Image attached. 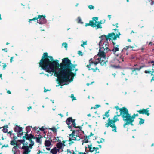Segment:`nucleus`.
<instances>
[{
    "label": "nucleus",
    "instance_id": "nucleus-1",
    "mask_svg": "<svg viewBox=\"0 0 154 154\" xmlns=\"http://www.w3.org/2000/svg\"><path fill=\"white\" fill-rule=\"evenodd\" d=\"M48 54L47 52L43 54L39 63V67L49 73L54 72L60 85L64 82L73 81L74 74L72 71L75 69L76 65L72 64L68 58L63 59L59 64L58 60H54L52 56Z\"/></svg>",
    "mask_w": 154,
    "mask_h": 154
},
{
    "label": "nucleus",
    "instance_id": "nucleus-2",
    "mask_svg": "<svg viewBox=\"0 0 154 154\" xmlns=\"http://www.w3.org/2000/svg\"><path fill=\"white\" fill-rule=\"evenodd\" d=\"M73 126L75 129L73 130L71 134H69V140L71 143H73L75 140H79L82 137V134L83 133V131L82 130L81 126H68L70 128Z\"/></svg>",
    "mask_w": 154,
    "mask_h": 154
},
{
    "label": "nucleus",
    "instance_id": "nucleus-3",
    "mask_svg": "<svg viewBox=\"0 0 154 154\" xmlns=\"http://www.w3.org/2000/svg\"><path fill=\"white\" fill-rule=\"evenodd\" d=\"M115 108L116 109L117 111L119 110L120 112L119 114H117L114 116L112 119H111L110 118H109L108 119V123L105 124V125H115V123L118 121H119V119L117 117L120 116L122 113V111L124 109H126V108L124 107L122 108H119L118 106L115 107Z\"/></svg>",
    "mask_w": 154,
    "mask_h": 154
},
{
    "label": "nucleus",
    "instance_id": "nucleus-4",
    "mask_svg": "<svg viewBox=\"0 0 154 154\" xmlns=\"http://www.w3.org/2000/svg\"><path fill=\"white\" fill-rule=\"evenodd\" d=\"M122 113L121 116L123 118V120L125 123L124 125H127L130 124L131 125H134L132 124V120L131 118V116L130 114L129 113V112L127 109H124L122 111Z\"/></svg>",
    "mask_w": 154,
    "mask_h": 154
},
{
    "label": "nucleus",
    "instance_id": "nucleus-5",
    "mask_svg": "<svg viewBox=\"0 0 154 154\" xmlns=\"http://www.w3.org/2000/svg\"><path fill=\"white\" fill-rule=\"evenodd\" d=\"M120 35V32H119L118 33H116V35L114 32H112L111 33H109L108 35H102L100 37H99L100 38H101V40L99 42V44H102V42L103 41L104 38H105L106 41H108V40H111L112 38L113 40H115L117 38H119V36Z\"/></svg>",
    "mask_w": 154,
    "mask_h": 154
},
{
    "label": "nucleus",
    "instance_id": "nucleus-6",
    "mask_svg": "<svg viewBox=\"0 0 154 154\" xmlns=\"http://www.w3.org/2000/svg\"><path fill=\"white\" fill-rule=\"evenodd\" d=\"M98 63H99L98 61H94L91 62L90 64H89L86 66L88 69L89 71L92 70L93 72H95L97 70H99V69L97 67V65Z\"/></svg>",
    "mask_w": 154,
    "mask_h": 154
},
{
    "label": "nucleus",
    "instance_id": "nucleus-7",
    "mask_svg": "<svg viewBox=\"0 0 154 154\" xmlns=\"http://www.w3.org/2000/svg\"><path fill=\"white\" fill-rule=\"evenodd\" d=\"M99 45V48L105 51L106 52H108L109 51H111L109 48V42L108 41H104L102 44Z\"/></svg>",
    "mask_w": 154,
    "mask_h": 154
},
{
    "label": "nucleus",
    "instance_id": "nucleus-8",
    "mask_svg": "<svg viewBox=\"0 0 154 154\" xmlns=\"http://www.w3.org/2000/svg\"><path fill=\"white\" fill-rule=\"evenodd\" d=\"M45 15H39L37 17L38 21L37 22L40 24H43L46 23V20Z\"/></svg>",
    "mask_w": 154,
    "mask_h": 154
},
{
    "label": "nucleus",
    "instance_id": "nucleus-9",
    "mask_svg": "<svg viewBox=\"0 0 154 154\" xmlns=\"http://www.w3.org/2000/svg\"><path fill=\"white\" fill-rule=\"evenodd\" d=\"M133 47L131 46L130 45L126 46L125 47L123 48L122 50L121 55L123 57H126V56L128 55V49L129 48H132Z\"/></svg>",
    "mask_w": 154,
    "mask_h": 154
},
{
    "label": "nucleus",
    "instance_id": "nucleus-10",
    "mask_svg": "<svg viewBox=\"0 0 154 154\" xmlns=\"http://www.w3.org/2000/svg\"><path fill=\"white\" fill-rule=\"evenodd\" d=\"M88 148L89 149L88 152H92L94 151H95V154L99 153V152L98 151L99 149L98 147H93L92 145L91 144L88 145Z\"/></svg>",
    "mask_w": 154,
    "mask_h": 154
},
{
    "label": "nucleus",
    "instance_id": "nucleus-11",
    "mask_svg": "<svg viewBox=\"0 0 154 154\" xmlns=\"http://www.w3.org/2000/svg\"><path fill=\"white\" fill-rule=\"evenodd\" d=\"M14 130L17 133V136L21 137L23 135V128L19 126H16Z\"/></svg>",
    "mask_w": 154,
    "mask_h": 154
},
{
    "label": "nucleus",
    "instance_id": "nucleus-12",
    "mask_svg": "<svg viewBox=\"0 0 154 154\" xmlns=\"http://www.w3.org/2000/svg\"><path fill=\"white\" fill-rule=\"evenodd\" d=\"M98 18L97 17H94L92 18V20H90L89 21V23H86L85 24V26H90L92 27H95V23H94V21L97 20H98Z\"/></svg>",
    "mask_w": 154,
    "mask_h": 154
},
{
    "label": "nucleus",
    "instance_id": "nucleus-13",
    "mask_svg": "<svg viewBox=\"0 0 154 154\" xmlns=\"http://www.w3.org/2000/svg\"><path fill=\"white\" fill-rule=\"evenodd\" d=\"M75 119H73L72 117H69L67 118L66 121V122L68 125H69L72 123L71 125H76Z\"/></svg>",
    "mask_w": 154,
    "mask_h": 154
},
{
    "label": "nucleus",
    "instance_id": "nucleus-14",
    "mask_svg": "<svg viewBox=\"0 0 154 154\" xmlns=\"http://www.w3.org/2000/svg\"><path fill=\"white\" fill-rule=\"evenodd\" d=\"M105 51L99 48V51L97 54V56L100 58H103V59H105L106 57Z\"/></svg>",
    "mask_w": 154,
    "mask_h": 154
},
{
    "label": "nucleus",
    "instance_id": "nucleus-15",
    "mask_svg": "<svg viewBox=\"0 0 154 154\" xmlns=\"http://www.w3.org/2000/svg\"><path fill=\"white\" fill-rule=\"evenodd\" d=\"M21 149L23 150V154H28L31 152V150L28 146L23 145Z\"/></svg>",
    "mask_w": 154,
    "mask_h": 154
},
{
    "label": "nucleus",
    "instance_id": "nucleus-16",
    "mask_svg": "<svg viewBox=\"0 0 154 154\" xmlns=\"http://www.w3.org/2000/svg\"><path fill=\"white\" fill-rule=\"evenodd\" d=\"M149 109V108H147L145 109L143 108L142 109L137 110V112L140 114H142L143 115L145 114L147 116H149L150 114L149 113V110H148Z\"/></svg>",
    "mask_w": 154,
    "mask_h": 154
},
{
    "label": "nucleus",
    "instance_id": "nucleus-17",
    "mask_svg": "<svg viewBox=\"0 0 154 154\" xmlns=\"http://www.w3.org/2000/svg\"><path fill=\"white\" fill-rule=\"evenodd\" d=\"M144 73L146 74H150L151 76H152L151 79V82L154 81V69H152V71L149 70H146L144 71Z\"/></svg>",
    "mask_w": 154,
    "mask_h": 154
},
{
    "label": "nucleus",
    "instance_id": "nucleus-18",
    "mask_svg": "<svg viewBox=\"0 0 154 154\" xmlns=\"http://www.w3.org/2000/svg\"><path fill=\"white\" fill-rule=\"evenodd\" d=\"M28 132H27L26 134H25L24 136H23V137L26 139V140H32V139H33L35 138V137L34 136V135H32V134H27Z\"/></svg>",
    "mask_w": 154,
    "mask_h": 154
},
{
    "label": "nucleus",
    "instance_id": "nucleus-19",
    "mask_svg": "<svg viewBox=\"0 0 154 154\" xmlns=\"http://www.w3.org/2000/svg\"><path fill=\"white\" fill-rule=\"evenodd\" d=\"M112 43L113 45V48L112 50V51L114 54H116V52L119 51V45H116V43L113 41H112Z\"/></svg>",
    "mask_w": 154,
    "mask_h": 154
},
{
    "label": "nucleus",
    "instance_id": "nucleus-20",
    "mask_svg": "<svg viewBox=\"0 0 154 154\" xmlns=\"http://www.w3.org/2000/svg\"><path fill=\"white\" fill-rule=\"evenodd\" d=\"M65 142V141H62V142L61 143H57L56 145L57 148V149H59V150L60 151V149H62L65 146V145L64 144Z\"/></svg>",
    "mask_w": 154,
    "mask_h": 154
},
{
    "label": "nucleus",
    "instance_id": "nucleus-21",
    "mask_svg": "<svg viewBox=\"0 0 154 154\" xmlns=\"http://www.w3.org/2000/svg\"><path fill=\"white\" fill-rule=\"evenodd\" d=\"M130 69L132 71L131 74L134 75H137L138 72L140 71L138 68H131Z\"/></svg>",
    "mask_w": 154,
    "mask_h": 154
},
{
    "label": "nucleus",
    "instance_id": "nucleus-22",
    "mask_svg": "<svg viewBox=\"0 0 154 154\" xmlns=\"http://www.w3.org/2000/svg\"><path fill=\"white\" fill-rule=\"evenodd\" d=\"M97 20L94 21V23H95V27H97V29L100 28L101 29L102 28V27L101 24L103 23L102 22V20H100V21L98 22H97Z\"/></svg>",
    "mask_w": 154,
    "mask_h": 154
},
{
    "label": "nucleus",
    "instance_id": "nucleus-23",
    "mask_svg": "<svg viewBox=\"0 0 154 154\" xmlns=\"http://www.w3.org/2000/svg\"><path fill=\"white\" fill-rule=\"evenodd\" d=\"M93 134L91 133V134L88 136H86L85 137V139L82 141V144L83 145L84 143H87L89 142L88 139L89 137L91 136H92Z\"/></svg>",
    "mask_w": 154,
    "mask_h": 154
},
{
    "label": "nucleus",
    "instance_id": "nucleus-24",
    "mask_svg": "<svg viewBox=\"0 0 154 154\" xmlns=\"http://www.w3.org/2000/svg\"><path fill=\"white\" fill-rule=\"evenodd\" d=\"M102 58H98V62L99 63H100L101 65L103 66L106 64V62L105 60V59H101Z\"/></svg>",
    "mask_w": 154,
    "mask_h": 154
},
{
    "label": "nucleus",
    "instance_id": "nucleus-25",
    "mask_svg": "<svg viewBox=\"0 0 154 154\" xmlns=\"http://www.w3.org/2000/svg\"><path fill=\"white\" fill-rule=\"evenodd\" d=\"M59 151V149L55 147L51 150L50 152L52 154H56Z\"/></svg>",
    "mask_w": 154,
    "mask_h": 154
},
{
    "label": "nucleus",
    "instance_id": "nucleus-26",
    "mask_svg": "<svg viewBox=\"0 0 154 154\" xmlns=\"http://www.w3.org/2000/svg\"><path fill=\"white\" fill-rule=\"evenodd\" d=\"M18 146H15L12 148V151L14 154H17L18 152Z\"/></svg>",
    "mask_w": 154,
    "mask_h": 154
},
{
    "label": "nucleus",
    "instance_id": "nucleus-27",
    "mask_svg": "<svg viewBox=\"0 0 154 154\" xmlns=\"http://www.w3.org/2000/svg\"><path fill=\"white\" fill-rule=\"evenodd\" d=\"M42 137L41 136H40L38 137H35V138H34V139H36V143L41 144L42 143L41 138Z\"/></svg>",
    "mask_w": 154,
    "mask_h": 154
},
{
    "label": "nucleus",
    "instance_id": "nucleus-28",
    "mask_svg": "<svg viewBox=\"0 0 154 154\" xmlns=\"http://www.w3.org/2000/svg\"><path fill=\"white\" fill-rule=\"evenodd\" d=\"M14 140L11 141L10 144L13 145H16V146H17V141L16 140V139L17 138V137L14 136Z\"/></svg>",
    "mask_w": 154,
    "mask_h": 154
},
{
    "label": "nucleus",
    "instance_id": "nucleus-29",
    "mask_svg": "<svg viewBox=\"0 0 154 154\" xmlns=\"http://www.w3.org/2000/svg\"><path fill=\"white\" fill-rule=\"evenodd\" d=\"M45 146L47 147H49L51 145V142L49 140H46L44 143Z\"/></svg>",
    "mask_w": 154,
    "mask_h": 154
},
{
    "label": "nucleus",
    "instance_id": "nucleus-30",
    "mask_svg": "<svg viewBox=\"0 0 154 154\" xmlns=\"http://www.w3.org/2000/svg\"><path fill=\"white\" fill-rule=\"evenodd\" d=\"M66 154H76V153L73 150H70L69 149L67 150L66 151Z\"/></svg>",
    "mask_w": 154,
    "mask_h": 154
},
{
    "label": "nucleus",
    "instance_id": "nucleus-31",
    "mask_svg": "<svg viewBox=\"0 0 154 154\" xmlns=\"http://www.w3.org/2000/svg\"><path fill=\"white\" fill-rule=\"evenodd\" d=\"M56 140H57L58 143H61L63 141L62 138L60 137H57L56 138Z\"/></svg>",
    "mask_w": 154,
    "mask_h": 154
},
{
    "label": "nucleus",
    "instance_id": "nucleus-32",
    "mask_svg": "<svg viewBox=\"0 0 154 154\" xmlns=\"http://www.w3.org/2000/svg\"><path fill=\"white\" fill-rule=\"evenodd\" d=\"M139 119L140 120V121H139V124L140 125L143 124L144 122V120L140 118H139Z\"/></svg>",
    "mask_w": 154,
    "mask_h": 154
},
{
    "label": "nucleus",
    "instance_id": "nucleus-33",
    "mask_svg": "<svg viewBox=\"0 0 154 154\" xmlns=\"http://www.w3.org/2000/svg\"><path fill=\"white\" fill-rule=\"evenodd\" d=\"M110 110L109 109L108 110L107 112H106L104 115L106 117H108L110 115L109 114V112H110Z\"/></svg>",
    "mask_w": 154,
    "mask_h": 154
},
{
    "label": "nucleus",
    "instance_id": "nucleus-34",
    "mask_svg": "<svg viewBox=\"0 0 154 154\" xmlns=\"http://www.w3.org/2000/svg\"><path fill=\"white\" fill-rule=\"evenodd\" d=\"M112 128V131L114 132H116V126H110Z\"/></svg>",
    "mask_w": 154,
    "mask_h": 154
},
{
    "label": "nucleus",
    "instance_id": "nucleus-35",
    "mask_svg": "<svg viewBox=\"0 0 154 154\" xmlns=\"http://www.w3.org/2000/svg\"><path fill=\"white\" fill-rule=\"evenodd\" d=\"M36 20H37V21H38V18H37V17H35L33 19H30L29 20V23H32V22H30L31 21H35Z\"/></svg>",
    "mask_w": 154,
    "mask_h": 154
},
{
    "label": "nucleus",
    "instance_id": "nucleus-36",
    "mask_svg": "<svg viewBox=\"0 0 154 154\" xmlns=\"http://www.w3.org/2000/svg\"><path fill=\"white\" fill-rule=\"evenodd\" d=\"M100 106H101L100 105L97 104L95 105V106L94 107H91V110L93 108H94V109H96L97 108L100 107Z\"/></svg>",
    "mask_w": 154,
    "mask_h": 154
},
{
    "label": "nucleus",
    "instance_id": "nucleus-37",
    "mask_svg": "<svg viewBox=\"0 0 154 154\" xmlns=\"http://www.w3.org/2000/svg\"><path fill=\"white\" fill-rule=\"evenodd\" d=\"M77 22L78 23H81L83 24V22H81V19L80 17H78L77 19Z\"/></svg>",
    "mask_w": 154,
    "mask_h": 154
},
{
    "label": "nucleus",
    "instance_id": "nucleus-38",
    "mask_svg": "<svg viewBox=\"0 0 154 154\" xmlns=\"http://www.w3.org/2000/svg\"><path fill=\"white\" fill-rule=\"evenodd\" d=\"M148 63L149 64H151L152 66V67L153 68L154 66V61L152 60L148 62Z\"/></svg>",
    "mask_w": 154,
    "mask_h": 154
},
{
    "label": "nucleus",
    "instance_id": "nucleus-39",
    "mask_svg": "<svg viewBox=\"0 0 154 154\" xmlns=\"http://www.w3.org/2000/svg\"><path fill=\"white\" fill-rule=\"evenodd\" d=\"M147 67V66L145 65H143L140 66L139 67V69H140V70L143 68H145V67Z\"/></svg>",
    "mask_w": 154,
    "mask_h": 154
},
{
    "label": "nucleus",
    "instance_id": "nucleus-40",
    "mask_svg": "<svg viewBox=\"0 0 154 154\" xmlns=\"http://www.w3.org/2000/svg\"><path fill=\"white\" fill-rule=\"evenodd\" d=\"M87 41H83V44H81V46L83 47H84V45H86L87 44Z\"/></svg>",
    "mask_w": 154,
    "mask_h": 154
},
{
    "label": "nucleus",
    "instance_id": "nucleus-41",
    "mask_svg": "<svg viewBox=\"0 0 154 154\" xmlns=\"http://www.w3.org/2000/svg\"><path fill=\"white\" fill-rule=\"evenodd\" d=\"M50 129V130H51L54 132H56L57 131L56 128L54 127H53L52 128H51Z\"/></svg>",
    "mask_w": 154,
    "mask_h": 154
},
{
    "label": "nucleus",
    "instance_id": "nucleus-42",
    "mask_svg": "<svg viewBox=\"0 0 154 154\" xmlns=\"http://www.w3.org/2000/svg\"><path fill=\"white\" fill-rule=\"evenodd\" d=\"M136 117V116L135 115V114H134L132 116H131V120H132V122L134 121V119Z\"/></svg>",
    "mask_w": 154,
    "mask_h": 154
},
{
    "label": "nucleus",
    "instance_id": "nucleus-43",
    "mask_svg": "<svg viewBox=\"0 0 154 154\" xmlns=\"http://www.w3.org/2000/svg\"><path fill=\"white\" fill-rule=\"evenodd\" d=\"M78 54L80 56H83V53H82V52L80 50H79L78 51Z\"/></svg>",
    "mask_w": 154,
    "mask_h": 154
},
{
    "label": "nucleus",
    "instance_id": "nucleus-44",
    "mask_svg": "<svg viewBox=\"0 0 154 154\" xmlns=\"http://www.w3.org/2000/svg\"><path fill=\"white\" fill-rule=\"evenodd\" d=\"M18 141L22 143L23 144V145L25 143V140H18Z\"/></svg>",
    "mask_w": 154,
    "mask_h": 154
},
{
    "label": "nucleus",
    "instance_id": "nucleus-45",
    "mask_svg": "<svg viewBox=\"0 0 154 154\" xmlns=\"http://www.w3.org/2000/svg\"><path fill=\"white\" fill-rule=\"evenodd\" d=\"M71 97L72 99V101L76 100V98L74 97L73 94H71Z\"/></svg>",
    "mask_w": 154,
    "mask_h": 154
},
{
    "label": "nucleus",
    "instance_id": "nucleus-46",
    "mask_svg": "<svg viewBox=\"0 0 154 154\" xmlns=\"http://www.w3.org/2000/svg\"><path fill=\"white\" fill-rule=\"evenodd\" d=\"M88 7L90 9H93L94 8V6L91 5H89Z\"/></svg>",
    "mask_w": 154,
    "mask_h": 154
},
{
    "label": "nucleus",
    "instance_id": "nucleus-47",
    "mask_svg": "<svg viewBox=\"0 0 154 154\" xmlns=\"http://www.w3.org/2000/svg\"><path fill=\"white\" fill-rule=\"evenodd\" d=\"M34 145H33V144H32L29 143V146H28V147H29V149H32V148L33 146H34Z\"/></svg>",
    "mask_w": 154,
    "mask_h": 154
},
{
    "label": "nucleus",
    "instance_id": "nucleus-48",
    "mask_svg": "<svg viewBox=\"0 0 154 154\" xmlns=\"http://www.w3.org/2000/svg\"><path fill=\"white\" fill-rule=\"evenodd\" d=\"M62 44L65 48H66L67 47V44L66 43H63Z\"/></svg>",
    "mask_w": 154,
    "mask_h": 154
},
{
    "label": "nucleus",
    "instance_id": "nucleus-49",
    "mask_svg": "<svg viewBox=\"0 0 154 154\" xmlns=\"http://www.w3.org/2000/svg\"><path fill=\"white\" fill-rule=\"evenodd\" d=\"M30 142V143L31 144H33V145H34V144H35V143L34 142V141H33L32 140H29Z\"/></svg>",
    "mask_w": 154,
    "mask_h": 154
},
{
    "label": "nucleus",
    "instance_id": "nucleus-50",
    "mask_svg": "<svg viewBox=\"0 0 154 154\" xmlns=\"http://www.w3.org/2000/svg\"><path fill=\"white\" fill-rule=\"evenodd\" d=\"M6 66V64H4V65H3V69H5Z\"/></svg>",
    "mask_w": 154,
    "mask_h": 154
},
{
    "label": "nucleus",
    "instance_id": "nucleus-51",
    "mask_svg": "<svg viewBox=\"0 0 154 154\" xmlns=\"http://www.w3.org/2000/svg\"><path fill=\"white\" fill-rule=\"evenodd\" d=\"M3 132H5V133H6V132H7V129H6L5 128V127L3 129Z\"/></svg>",
    "mask_w": 154,
    "mask_h": 154
},
{
    "label": "nucleus",
    "instance_id": "nucleus-52",
    "mask_svg": "<svg viewBox=\"0 0 154 154\" xmlns=\"http://www.w3.org/2000/svg\"><path fill=\"white\" fill-rule=\"evenodd\" d=\"M2 50L5 52H7L8 51V50L7 48H5L2 49Z\"/></svg>",
    "mask_w": 154,
    "mask_h": 154
},
{
    "label": "nucleus",
    "instance_id": "nucleus-53",
    "mask_svg": "<svg viewBox=\"0 0 154 154\" xmlns=\"http://www.w3.org/2000/svg\"><path fill=\"white\" fill-rule=\"evenodd\" d=\"M39 129L41 131H43L44 130V128L43 127H42L39 128Z\"/></svg>",
    "mask_w": 154,
    "mask_h": 154
},
{
    "label": "nucleus",
    "instance_id": "nucleus-54",
    "mask_svg": "<svg viewBox=\"0 0 154 154\" xmlns=\"http://www.w3.org/2000/svg\"><path fill=\"white\" fill-rule=\"evenodd\" d=\"M92 58H91L89 60V64H90V63L91 62H93L94 61L92 60Z\"/></svg>",
    "mask_w": 154,
    "mask_h": 154
},
{
    "label": "nucleus",
    "instance_id": "nucleus-55",
    "mask_svg": "<svg viewBox=\"0 0 154 154\" xmlns=\"http://www.w3.org/2000/svg\"><path fill=\"white\" fill-rule=\"evenodd\" d=\"M13 57H11V58H10V62L11 63L12 62V61H13Z\"/></svg>",
    "mask_w": 154,
    "mask_h": 154
},
{
    "label": "nucleus",
    "instance_id": "nucleus-56",
    "mask_svg": "<svg viewBox=\"0 0 154 154\" xmlns=\"http://www.w3.org/2000/svg\"><path fill=\"white\" fill-rule=\"evenodd\" d=\"M50 91V90H49L48 89H45L44 90V92H46L47 91Z\"/></svg>",
    "mask_w": 154,
    "mask_h": 154
},
{
    "label": "nucleus",
    "instance_id": "nucleus-57",
    "mask_svg": "<svg viewBox=\"0 0 154 154\" xmlns=\"http://www.w3.org/2000/svg\"><path fill=\"white\" fill-rule=\"evenodd\" d=\"M8 145H4L2 147V148L3 147H8Z\"/></svg>",
    "mask_w": 154,
    "mask_h": 154
},
{
    "label": "nucleus",
    "instance_id": "nucleus-58",
    "mask_svg": "<svg viewBox=\"0 0 154 154\" xmlns=\"http://www.w3.org/2000/svg\"><path fill=\"white\" fill-rule=\"evenodd\" d=\"M133 66L134 67H138V65L137 64H134Z\"/></svg>",
    "mask_w": 154,
    "mask_h": 154
},
{
    "label": "nucleus",
    "instance_id": "nucleus-59",
    "mask_svg": "<svg viewBox=\"0 0 154 154\" xmlns=\"http://www.w3.org/2000/svg\"><path fill=\"white\" fill-rule=\"evenodd\" d=\"M28 111H29L30 109H32V106H30L29 107H28Z\"/></svg>",
    "mask_w": 154,
    "mask_h": 154
},
{
    "label": "nucleus",
    "instance_id": "nucleus-60",
    "mask_svg": "<svg viewBox=\"0 0 154 154\" xmlns=\"http://www.w3.org/2000/svg\"><path fill=\"white\" fill-rule=\"evenodd\" d=\"M103 119H106V116L103 115Z\"/></svg>",
    "mask_w": 154,
    "mask_h": 154
},
{
    "label": "nucleus",
    "instance_id": "nucleus-61",
    "mask_svg": "<svg viewBox=\"0 0 154 154\" xmlns=\"http://www.w3.org/2000/svg\"><path fill=\"white\" fill-rule=\"evenodd\" d=\"M111 15H109L108 16V17L109 20H110L111 18Z\"/></svg>",
    "mask_w": 154,
    "mask_h": 154
},
{
    "label": "nucleus",
    "instance_id": "nucleus-62",
    "mask_svg": "<svg viewBox=\"0 0 154 154\" xmlns=\"http://www.w3.org/2000/svg\"><path fill=\"white\" fill-rule=\"evenodd\" d=\"M46 149L47 150H48V151H49V150H50V148H49V147H48L46 148Z\"/></svg>",
    "mask_w": 154,
    "mask_h": 154
},
{
    "label": "nucleus",
    "instance_id": "nucleus-63",
    "mask_svg": "<svg viewBox=\"0 0 154 154\" xmlns=\"http://www.w3.org/2000/svg\"><path fill=\"white\" fill-rule=\"evenodd\" d=\"M87 124V122H85V123H83L82 124V125H85V124Z\"/></svg>",
    "mask_w": 154,
    "mask_h": 154
},
{
    "label": "nucleus",
    "instance_id": "nucleus-64",
    "mask_svg": "<svg viewBox=\"0 0 154 154\" xmlns=\"http://www.w3.org/2000/svg\"><path fill=\"white\" fill-rule=\"evenodd\" d=\"M7 93H8V94H10V90H8L7 91Z\"/></svg>",
    "mask_w": 154,
    "mask_h": 154
}]
</instances>
